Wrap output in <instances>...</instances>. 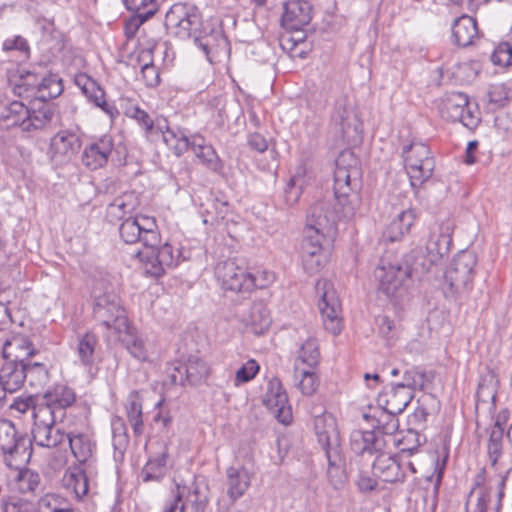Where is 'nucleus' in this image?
Instances as JSON below:
<instances>
[{"label": "nucleus", "instance_id": "54", "mask_svg": "<svg viewBox=\"0 0 512 512\" xmlns=\"http://www.w3.org/2000/svg\"><path fill=\"white\" fill-rule=\"evenodd\" d=\"M18 483L21 492H34L40 483L39 474L29 469L20 471Z\"/></svg>", "mask_w": 512, "mask_h": 512}, {"label": "nucleus", "instance_id": "27", "mask_svg": "<svg viewBox=\"0 0 512 512\" xmlns=\"http://www.w3.org/2000/svg\"><path fill=\"white\" fill-rule=\"evenodd\" d=\"M351 450L357 455L365 453L373 455L384 451L386 447L385 438L373 430H354L350 435Z\"/></svg>", "mask_w": 512, "mask_h": 512}, {"label": "nucleus", "instance_id": "7", "mask_svg": "<svg viewBox=\"0 0 512 512\" xmlns=\"http://www.w3.org/2000/svg\"><path fill=\"white\" fill-rule=\"evenodd\" d=\"M402 157L413 188L420 187L433 175L435 160L425 143L412 141L403 146Z\"/></svg>", "mask_w": 512, "mask_h": 512}, {"label": "nucleus", "instance_id": "56", "mask_svg": "<svg viewBox=\"0 0 512 512\" xmlns=\"http://www.w3.org/2000/svg\"><path fill=\"white\" fill-rule=\"evenodd\" d=\"M3 50L18 51L24 59H27L30 56V46L28 44V41L20 35L6 39L3 42Z\"/></svg>", "mask_w": 512, "mask_h": 512}, {"label": "nucleus", "instance_id": "5", "mask_svg": "<svg viewBox=\"0 0 512 512\" xmlns=\"http://www.w3.org/2000/svg\"><path fill=\"white\" fill-rule=\"evenodd\" d=\"M477 256L473 251L462 250L452 260L444 273L443 292L446 298L455 299L470 287Z\"/></svg>", "mask_w": 512, "mask_h": 512}, {"label": "nucleus", "instance_id": "25", "mask_svg": "<svg viewBox=\"0 0 512 512\" xmlns=\"http://www.w3.org/2000/svg\"><path fill=\"white\" fill-rule=\"evenodd\" d=\"M413 398L414 394L392 383L378 394L377 404L386 412L401 414Z\"/></svg>", "mask_w": 512, "mask_h": 512}, {"label": "nucleus", "instance_id": "42", "mask_svg": "<svg viewBox=\"0 0 512 512\" xmlns=\"http://www.w3.org/2000/svg\"><path fill=\"white\" fill-rule=\"evenodd\" d=\"M151 50H142L139 55V61H144L141 67L142 77L149 87H155L160 82L159 72L151 59Z\"/></svg>", "mask_w": 512, "mask_h": 512}, {"label": "nucleus", "instance_id": "59", "mask_svg": "<svg viewBox=\"0 0 512 512\" xmlns=\"http://www.w3.org/2000/svg\"><path fill=\"white\" fill-rule=\"evenodd\" d=\"M476 396L478 401L487 402L488 400H491L492 402H495L496 391L493 376H489L488 381L484 378L479 382Z\"/></svg>", "mask_w": 512, "mask_h": 512}, {"label": "nucleus", "instance_id": "45", "mask_svg": "<svg viewBox=\"0 0 512 512\" xmlns=\"http://www.w3.org/2000/svg\"><path fill=\"white\" fill-rule=\"evenodd\" d=\"M412 394L415 390H422L425 384V375L416 368L407 369L402 376V381L395 383Z\"/></svg>", "mask_w": 512, "mask_h": 512}, {"label": "nucleus", "instance_id": "12", "mask_svg": "<svg viewBox=\"0 0 512 512\" xmlns=\"http://www.w3.org/2000/svg\"><path fill=\"white\" fill-rule=\"evenodd\" d=\"M318 292L322 291L318 302L319 311L322 317L325 330L333 335H338L342 330L341 304L332 284L326 280L318 281L316 284Z\"/></svg>", "mask_w": 512, "mask_h": 512}, {"label": "nucleus", "instance_id": "28", "mask_svg": "<svg viewBox=\"0 0 512 512\" xmlns=\"http://www.w3.org/2000/svg\"><path fill=\"white\" fill-rule=\"evenodd\" d=\"M75 84L81 89L90 102L96 107L101 108L110 117H114V115L118 113L115 106L110 105L105 100V91L90 76L84 73L76 75Z\"/></svg>", "mask_w": 512, "mask_h": 512}, {"label": "nucleus", "instance_id": "23", "mask_svg": "<svg viewBox=\"0 0 512 512\" xmlns=\"http://www.w3.org/2000/svg\"><path fill=\"white\" fill-rule=\"evenodd\" d=\"M117 335L129 354L138 361H149L154 354V343L143 338L129 323L127 329L118 330Z\"/></svg>", "mask_w": 512, "mask_h": 512}, {"label": "nucleus", "instance_id": "26", "mask_svg": "<svg viewBox=\"0 0 512 512\" xmlns=\"http://www.w3.org/2000/svg\"><path fill=\"white\" fill-rule=\"evenodd\" d=\"M416 220V212L409 208L394 217L382 232L380 242L383 244L401 241L408 234Z\"/></svg>", "mask_w": 512, "mask_h": 512}, {"label": "nucleus", "instance_id": "10", "mask_svg": "<svg viewBox=\"0 0 512 512\" xmlns=\"http://www.w3.org/2000/svg\"><path fill=\"white\" fill-rule=\"evenodd\" d=\"M58 421L59 418L53 416L47 407L35 408L31 431L34 443L43 448H55L65 442L67 434Z\"/></svg>", "mask_w": 512, "mask_h": 512}, {"label": "nucleus", "instance_id": "3", "mask_svg": "<svg viewBox=\"0 0 512 512\" xmlns=\"http://www.w3.org/2000/svg\"><path fill=\"white\" fill-rule=\"evenodd\" d=\"M165 27L171 35L181 40L193 39L210 62L212 55L228 46L222 28L212 22L203 21L197 7L190 4H174L166 13Z\"/></svg>", "mask_w": 512, "mask_h": 512}, {"label": "nucleus", "instance_id": "34", "mask_svg": "<svg viewBox=\"0 0 512 512\" xmlns=\"http://www.w3.org/2000/svg\"><path fill=\"white\" fill-rule=\"evenodd\" d=\"M468 102V96L462 92H450L446 94L442 102L441 114L449 121L457 122L461 119L463 109Z\"/></svg>", "mask_w": 512, "mask_h": 512}, {"label": "nucleus", "instance_id": "9", "mask_svg": "<svg viewBox=\"0 0 512 512\" xmlns=\"http://www.w3.org/2000/svg\"><path fill=\"white\" fill-rule=\"evenodd\" d=\"M121 239L127 244L141 243L144 248L157 247L161 237L155 220L148 216L128 217L119 227Z\"/></svg>", "mask_w": 512, "mask_h": 512}, {"label": "nucleus", "instance_id": "60", "mask_svg": "<svg viewBox=\"0 0 512 512\" xmlns=\"http://www.w3.org/2000/svg\"><path fill=\"white\" fill-rule=\"evenodd\" d=\"M420 445V435L417 431L412 429H409L404 438L399 441V446H401V452L408 453V455H412L413 453H415Z\"/></svg>", "mask_w": 512, "mask_h": 512}, {"label": "nucleus", "instance_id": "20", "mask_svg": "<svg viewBox=\"0 0 512 512\" xmlns=\"http://www.w3.org/2000/svg\"><path fill=\"white\" fill-rule=\"evenodd\" d=\"M114 148V140L111 135H103L86 145L82 155V164L90 170L104 167Z\"/></svg>", "mask_w": 512, "mask_h": 512}, {"label": "nucleus", "instance_id": "47", "mask_svg": "<svg viewBox=\"0 0 512 512\" xmlns=\"http://www.w3.org/2000/svg\"><path fill=\"white\" fill-rule=\"evenodd\" d=\"M327 238L320 237L304 231L301 244V257H313L314 255H325L323 252V241Z\"/></svg>", "mask_w": 512, "mask_h": 512}, {"label": "nucleus", "instance_id": "55", "mask_svg": "<svg viewBox=\"0 0 512 512\" xmlns=\"http://www.w3.org/2000/svg\"><path fill=\"white\" fill-rule=\"evenodd\" d=\"M273 281V273L264 271L253 274L248 272V278L246 279V292H250L255 288L263 289Z\"/></svg>", "mask_w": 512, "mask_h": 512}, {"label": "nucleus", "instance_id": "15", "mask_svg": "<svg viewBox=\"0 0 512 512\" xmlns=\"http://www.w3.org/2000/svg\"><path fill=\"white\" fill-rule=\"evenodd\" d=\"M81 149L79 135L70 130H61L50 140L49 158L55 166L70 163Z\"/></svg>", "mask_w": 512, "mask_h": 512}, {"label": "nucleus", "instance_id": "38", "mask_svg": "<svg viewBox=\"0 0 512 512\" xmlns=\"http://www.w3.org/2000/svg\"><path fill=\"white\" fill-rule=\"evenodd\" d=\"M25 381L34 389L43 388L49 381V371L44 363L25 360Z\"/></svg>", "mask_w": 512, "mask_h": 512}, {"label": "nucleus", "instance_id": "64", "mask_svg": "<svg viewBox=\"0 0 512 512\" xmlns=\"http://www.w3.org/2000/svg\"><path fill=\"white\" fill-rule=\"evenodd\" d=\"M186 487L177 485V492L173 495L164 508V512H185V505L182 504V499L185 495Z\"/></svg>", "mask_w": 512, "mask_h": 512}, {"label": "nucleus", "instance_id": "31", "mask_svg": "<svg viewBox=\"0 0 512 512\" xmlns=\"http://www.w3.org/2000/svg\"><path fill=\"white\" fill-rule=\"evenodd\" d=\"M227 494L232 502L242 497L250 486V475L244 467H229L226 470Z\"/></svg>", "mask_w": 512, "mask_h": 512}, {"label": "nucleus", "instance_id": "41", "mask_svg": "<svg viewBox=\"0 0 512 512\" xmlns=\"http://www.w3.org/2000/svg\"><path fill=\"white\" fill-rule=\"evenodd\" d=\"M127 418L136 436L143 432L142 404L136 395H131L126 406Z\"/></svg>", "mask_w": 512, "mask_h": 512}, {"label": "nucleus", "instance_id": "21", "mask_svg": "<svg viewBox=\"0 0 512 512\" xmlns=\"http://www.w3.org/2000/svg\"><path fill=\"white\" fill-rule=\"evenodd\" d=\"M215 275L224 290L246 292L248 272L239 267L233 260L228 259L217 263Z\"/></svg>", "mask_w": 512, "mask_h": 512}, {"label": "nucleus", "instance_id": "33", "mask_svg": "<svg viewBox=\"0 0 512 512\" xmlns=\"http://www.w3.org/2000/svg\"><path fill=\"white\" fill-rule=\"evenodd\" d=\"M125 116L135 120L139 126L145 131L146 137L159 131L162 134L166 131L167 125H162L160 121L155 124L150 115L141 109L138 105L127 104L124 108Z\"/></svg>", "mask_w": 512, "mask_h": 512}, {"label": "nucleus", "instance_id": "18", "mask_svg": "<svg viewBox=\"0 0 512 512\" xmlns=\"http://www.w3.org/2000/svg\"><path fill=\"white\" fill-rule=\"evenodd\" d=\"M11 352H4L3 361L0 367V385L9 393L16 392L25 383V359L21 354H14L11 359Z\"/></svg>", "mask_w": 512, "mask_h": 512}, {"label": "nucleus", "instance_id": "51", "mask_svg": "<svg viewBox=\"0 0 512 512\" xmlns=\"http://www.w3.org/2000/svg\"><path fill=\"white\" fill-rule=\"evenodd\" d=\"M126 8L134 14L152 17L158 10L157 0H123Z\"/></svg>", "mask_w": 512, "mask_h": 512}, {"label": "nucleus", "instance_id": "32", "mask_svg": "<svg viewBox=\"0 0 512 512\" xmlns=\"http://www.w3.org/2000/svg\"><path fill=\"white\" fill-rule=\"evenodd\" d=\"M477 33L476 20L467 15L457 18L452 26L453 42L461 47H467L472 44Z\"/></svg>", "mask_w": 512, "mask_h": 512}, {"label": "nucleus", "instance_id": "4", "mask_svg": "<svg viewBox=\"0 0 512 512\" xmlns=\"http://www.w3.org/2000/svg\"><path fill=\"white\" fill-rule=\"evenodd\" d=\"M163 139L165 143L174 150L177 156L192 149L195 156L209 170L219 172L223 167L222 161L218 157L215 149L211 145L206 144L204 137L199 134L188 137L184 131L179 128L173 129L166 127V131L163 133Z\"/></svg>", "mask_w": 512, "mask_h": 512}, {"label": "nucleus", "instance_id": "24", "mask_svg": "<svg viewBox=\"0 0 512 512\" xmlns=\"http://www.w3.org/2000/svg\"><path fill=\"white\" fill-rule=\"evenodd\" d=\"M281 24L288 30H301L311 18L312 7L305 0H289L284 3Z\"/></svg>", "mask_w": 512, "mask_h": 512}, {"label": "nucleus", "instance_id": "58", "mask_svg": "<svg viewBox=\"0 0 512 512\" xmlns=\"http://www.w3.org/2000/svg\"><path fill=\"white\" fill-rule=\"evenodd\" d=\"M259 371V365L255 360H249L236 372L235 384L246 383L252 380Z\"/></svg>", "mask_w": 512, "mask_h": 512}, {"label": "nucleus", "instance_id": "1", "mask_svg": "<svg viewBox=\"0 0 512 512\" xmlns=\"http://www.w3.org/2000/svg\"><path fill=\"white\" fill-rule=\"evenodd\" d=\"M453 229L454 224L449 219L432 225L425 247L412 249L404 256L403 264L391 262L389 256L382 257L374 270L379 281L378 291L395 305L399 304L406 295V281L429 272L449 253Z\"/></svg>", "mask_w": 512, "mask_h": 512}, {"label": "nucleus", "instance_id": "11", "mask_svg": "<svg viewBox=\"0 0 512 512\" xmlns=\"http://www.w3.org/2000/svg\"><path fill=\"white\" fill-rule=\"evenodd\" d=\"M93 316L98 323L116 333L118 330L127 329L129 323L119 296L113 292L95 296Z\"/></svg>", "mask_w": 512, "mask_h": 512}, {"label": "nucleus", "instance_id": "35", "mask_svg": "<svg viewBox=\"0 0 512 512\" xmlns=\"http://www.w3.org/2000/svg\"><path fill=\"white\" fill-rule=\"evenodd\" d=\"M66 440L69 443L71 451L80 463H86L92 458L95 444L86 434L69 435Z\"/></svg>", "mask_w": 512, "mask_h": 512}, {"label": "nucleus", "instance_id": "49", "mask_svg": "<svg viewBox=\"0 0 512 512\" xmlns=\"http://www.w3.org/2000/svg\"><path fill=\"white\" fill-rule=\"evenodd\" d=\"M182 504L185 505V510L189 509L190 512H205L208 505V496L195 487L188 491L185 501L182 500Z\"/></svg>", "mask_w": 512, "mask_h": 512}, {"label": "nucleus", "instance_id": "63", "mask_svg": "<svg viewBox=\"0 0 512 512\" xmlns=\"http://www.w3.org/2000/svg\"><path fill=\"white\" fill-rule=\"evenodd\" d=\"M4 512H36V508L32 502L10 499L4 504Z\"/></svg>", "mask_w": 512, "mask_h": 512}, {"label": "nucleus", "instance_id": "14", "mask_svg": "<svg viewBox=\"0 0 512 512\" xmlns=\"http://www.w3.org/2000/svg\"><path fill=\"white\" fill-rule=\"evenodd\" d=\"M146 253L138 251L137 256L144 262L145 273L152 277L158 278L162 276L167 269L176 267L179 263V253L174 254V249L169 243L160 246Z\"/></svg>", "mask_w": 512, "mask_h": 512}, {"label": "nucleus", "instance_id": "30", "mask_svg": "<svg viewBox=\"0 0 512 512\" xmlns=\"http://www.w3.org/2000/svg\"><path fill=\"white\" fill-rule=\"evenodd\" d=\"M372 468L374 475L384 482L396 483L405 479V473L398 461L384 451L377 455Z\"/></svg>", "mask_w": 512, "mask_h": 512}, {"label": "nucleus", "instance_id": "17", "mask_svg": "<svg viewBox=\"0 0 512 512\" xmlns=\"http://www.w3.org/2000/svg\"><path fill=\"white\" fill-rule=\"evenodd\" d=\"M0 450L4 454L22 458L31 456V440L18 436L16 427L10 420L0 421Z\"/></svg>", "mask_w": 512, "mask_h": 512}, {"label": "nucleus", "instance_id": "22", "mask_svg": "<svg viewBox=\"0 0 512 512\" xmlns=\"http://www.w3.org/2000/svg\"><path fill=\"white\" fill-rule=\"evenodd\" d=\"M263 402L279 422L285 425L290 423L292 416L288 406V396L278 379L274 378L268 382Z\"/></svg>", "mask_w": 512, "mask_h": 512}, {"label": "nucleus", "instance_id": "52", "mask_svg": "<svg viewBox=\"0 0 512 512\" xmlns=\"http://www.w3.org/2000/svg\"><path fill=\"white\" fill-rule=\"evenodd\" d=\"M139 205L140 201L137 193L130 191L116 197L112 202V209H120L128 215L133 213Z\"/></svg>", "mask_w": 512, "mask_h": 512}, {"label": "nucleus", "instance_id": "46", "mask_svg": "<svg viewBox=\"0 0 512 512\" xmlns=\"http://www.w3.org/2000/svg\"><path fill=\"white\" fill-rule=\"evenodd\" d=\"M320 352L315 339L308 338L300 347L298 359L308 368H314L319 362Z\"/></svg>", "mask_w": 512, "mask_h": 512}, {"label": "nucleus", "instance_id": "13", "mask_svg": "<svg viewBox=\"0 0 512 512\" xmlns=\"http://www.w3.org/2000/svg\"><path fill=\"white\" fill-rule=\"evenodd\" d=\"M174 385H199L209 375L208 364L198 356H189L186 361H177L167 370Z\"/></svg>", "mask_w": 512, "mask_h": 512}, {"label": "nucleus", "instance_id": "39", "mask_svg": "<svg viewBox=\"0 0 512 512\" xmlns=\"http://www.w3.org/2000/svg\"><path fill=\"white\" fill-rule=\"evenodd\" d=\"M308 369L295 368L294 383L300 389L303 395L310 396L318 388L319 379L314 371Z\"/></svg>", "mask_w": 512, "mask_h": 512}, {"label": "nucleus", "instance_id": "44", "mask_svg": "<svg viewBox=\"0 0 512 512\" xmlns=\"http://www.w3.org/2000/svg\"><path fill=\"white\" fill-rule=\"evenodd\" d=\"M97 337L93 333H85L78 340L77 353L84 365L93 362L94 351L97 345Z\"/></svg>", "mask_w": 512, "mask_h": 512}, {"label": "nucleus", "instance_id": "50", "mask_svg": "<svg viewBox=\"0 0 512 512\" xmlns=\"http://www.w3.org/2000/svg\"><path fill=\"white\" fill-rule=\"evenodd\" d=\"M6 349H9L12 353L21 354L25 360H31L37 350L34 348L32 342L24 336L15 337L11 342L6 343Z\"/></svg>", "mask_w": 512, "mask_h": 512}, {"label": "nucleus", "instance_id": "53", "mask_svg": "<svg viewBox=\"0 0 512 512\" xmlns=\"http://www.w3.org/2000/svg\"><path fill=\"white\" fill-rule=\"evenodd\" d=\"M250 320L254 326H258L261 331L270 326V313L266 306L261 303H254L250 311Z\"/></svg>", "mask_w": 512, "mask_h": 512}, {"label": "nucleus", "instance_id": "2", "mask_svg": "<svg viewBox=\"0 0 512 512\" xmlns=\"http://www.w3.org/2000/svg\"><path fill=\"white\" fill-rule=\"evenodd\" d=\"M343 155L336 161L334 171V196L335 203L320 201L313 204L307 213L305 232L319 235L333 241L337 223L341 219H349L356 213L360 205L359 194L351 184L352 175L357 174V169H348L341 164Z\"/></svg>", "mask_w": 512, "mask_h": 512}, {"label": "nucleus", "instance_id": "16", "mask_svg": "<svg viewBox=\"0 0 512 512\" xmlns=\"http://www.w3.org/2000/svg\"><path fill=\"white\" fill-rule=\"evenodd\" d=\"M169 446L167 440L150 444L149 457L142 468L143 482H160L168 471Z\"/></svg>", "mask_w": 512, "mask_h": 512}, {"label": "nucleus", "instance_id": "48", "mask_svg": "<svg viewBox=\"0 0 512 512\" xmlns=\"http://www.w3.org/2000/svg\"><path fill=\"white\" fill-rule=\"evenodd\" d=\"M398 414H391L383 410L381 415L376 420V425L373 426V431H377V434L382 435L385 438L386 435L394 434L399 428Z\"/></svg>", "mask_w": 512, "mask_h": 512}, {"label": "nucleus", "instance_id": "37", "mask_svg": "<svg viewBox=\"0 0 512 512\" xmlns=\"http://www.w3.org/2000/svg\"><path fill=\"white\" fill-rule=\"evenodd\" d=\"M112 432V446L114 448L113 458L116 463H121L124 460L125 451L129 445L126 425L121 418L113 420Z\"/></svg>", "mask_w": 512, "mask_h": 512}, {"label": "nucleus", "instance_id": "29", "mask_svg": "<svg viewBox=\"0 0 512 512\" xmlns=\"http://www.w3.org/2000/svg\"><path fill=\"white\" fill-rule=\"evenodd\" d=\"M50 100L32 99L28 106L29 117L25 122V131L44 129L52 121L54 105Z\"/></svg>", "mask_w": 512, "mask_h": 512}, {"label": "nucleus", "instance_id": "43", "mask_svg": "<svg viewBox=\"0 0 512 512\" xmlns=\"http://www.w3.org/2000/svg\"><path fill=\"white\" fill-rule=\"evenodd\" d=\"M228 212L229 205L227 202L214 199L205 210L203 223L212 226L218 225L226 218Z\"/></svg>", "mask_w": 512, "mask_h": 512}, {"label": "nucleus", "instance_id": "57", "mask_svg": "<svg viewBox=\"0 0 512 512\" xmlns=\"http://www.w3.org/2000/svg\"><path fill=\"white\" fill-rule=\"evenodd\" d=\"M491 61L495 65H512V46L509 43H501L492 53Z\"/></svg>", "mask_w": 512, "mask_h": 512}, {"label": "nucleus", "instance_id": "6", "mask_svg": "<svg viewBox=\"0 0 512 512\" xmlns=\"http://www.w3.org/2000/svg\"><path fill=\"white\" fill-rule=\"evenodd\" d=\"M63 92L62 79L50 71H37L35 68L22 77V83L14 88V93L20 97L51 100Z\"/></svg>", "mask_w": 512, "mask_h": 512}, {"label": "nucleus", "instance_id": "61", "mask_svg": "<svg viewBox=\"0 0 512 512\" xmlns=\"http://www.w3.org/2000/svg\"><path fill=\"white\" fill-rule=\"evenodd\" d=\"M69 485L73 487L77 497L85 496L89 489L88 478L83 471L72 473L69 479Z\"/></svg>", "mask_w": 512, "mask_h": 512}, {"label": "nucleus", "instance_id": "19", "mask_svg": "<svg viewBox=\"0 0 512 512\" xmlns=\"http://www.w3.org/2000/svg\"><path fill=\"white\" fill-rule=\"evenodd\" d=\"M43 402L38 408L47 407L52 415L59 418L60 422L65 418V410L71 407L76 401L74 390L67 385L57 384L49 388L43 394Z\"/></svg>", "mask_w": 512, "mask_h": 512}, {"label": "nucleus", "instance_id": "36", "mask_svg": "<svg viewBox=\"0 0 512 512\" xmlns=\"http://www.w3.org/2000/svg\"><path fill=\"white\" fill-rule=\"evenodd\" d=\"M29 117L28 106L21 101H13L7 105L2 113L1 120L5 122L6 126H20L25 131V122Z\"/></svg>", "mask_w": 512, "mask_h": 512}, {"label": "nucleus", "instance_id": "40", "mask_svg": "<svg viewBox=\"0 0 512 512\" xmlns=\"http://www.w3.org/2000/svg\"><path fill=\"white\" fill-rule=\"evenodd\" d=\"M504 428L499 421H496L492 427L488 441V456L491 466L495 467L499 457L502 454V440Z\"/></svg>", "mask_w": 512, "mask_h": 512}, {"label": "nucleus", "instance_id": "62", "mask_svg": "<svg viewBox=\"0 0 512 512\" xmlns=\"http://www.w3.org/2000/svg\"><path fill=\"white\" fill-rule=\"evenodd\" d=\"M464 112H462V117L461 119H458L457 121L458 122H461L466 128L472 130V129H475L479 122H480V117H479V113L477 111V107L475 106L474 108L472 107V105L470 104V102L468 101L467 102V105L465 106V109H463Z\"/></svg>", "mask_w": 512, "mask_h": 512}, {"label": "nucleus", "instance_id": "8", "mask_svg": "<svg viewBox=\"0 0 512 512\" xmlns=\"http://www.w3.org/2000/svg\"><path fill=\"white\" fill-rule=\"evenodd\" d=\"M313 425L317 441L325 451L328 473L331 474L333 469H343L345 462L340 449V438L334 417L322 412L315 415Z\"/></svg>", "mask_w": 512, "mask_h": 512}]
</instances>
